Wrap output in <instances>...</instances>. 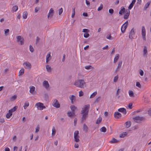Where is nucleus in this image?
Returning a JSON list of instances; mask_svg holds the SVG:
<instances>
[{
	"mask_svg": "<svg viewBox=\"0 0 151 151\" xmlns=\"http://www.w3.org/2000/svg\"><path fill=\"white\" fill-rule=\"evenodd\" d=\"M126 14L124 16V18L125 19H127L130 15V11L129 10L127 9L126 11Z\"/></svg>",
	"mask_w": 151,
	"mask_h": 151,
	"instance_id": "12",
	"label": "nucleus"
},
{
	"mask_svg": "<svg viewBox=\"0 0 151 151\" xmlns=\"http://www.w3.org/2000/svg\"><path fill=\"white\" fill-rule=\"evenodd\" d=\"M119 142V141L117 140L116 139L113 138H112L111 140L109 142L111 143H117Z\"/></svg>",
	"mask_w": 151,
	"mask_h": 151,
	"instance_id": "25",
	"label": "nucleus"
},
{
	"mask_svg": "<svg viewBox=\"0 0 151 151\" xmlns=\"http://www.w3.org/2000/svg\"><path fill=\"white\" fill-rule=\"evenodd\" d=\"M89 36V35L88 33H86L84 34L83 36L85 38H87Z\"/></svg>",
	"mask_w": 151,
	"mask_h": 151,
	"instance_id": "51",
	"label": "nucleus"
},
{
	"mask_svg": "<svg viewBox=\"0 0 151 151\" xmlns=\"http://www.w3.org/2000/svg\"><path fill=\"white\" fill-rule=\"evenodd\" d=\"M100 98H101V97H98V98H97L95 101V102H97V103H98L100 101Z\"/></svg>",
	"mask_w": 151,
	"mask_h": 151,
	"instance_id": "57",
	"label": "nucleus"
},
{
	"mask_svg": "<svg viewBox=\"0 0 151 151\" xmlns=\"http://www.w3.org/2000/svg\"><path fill=\"white\" fill-rule=\"evenodd\" d=\"M18 108V106H15L13 108L9 110V112H10V111L12 113L13 112H14L16 111V110Z\"/></svg>",
	"mask_w": 151,
	"mask_h": 151,
	"instance_id": "24",
	"label": "nucleus"
},
{
	"mask_svg": "<svg viewBox=\"0 0 151 151\" xmlns=\"http://www.w3.org/2000/svg\"><path fill=\"white\" fill-rule=\"evenodd\" d=\"M29 103L28 102H26L25 103L24 105V109H26L29 106Z\"/></svg>",
	"mask_w": 151,
	"mask_h": 151,
	"instance_id": "41",
	"label": "nucleus"
},
{
	"mask_svg": "<svg viewBox=\"0 0 151 151\" xmlns=\"http://www.w3.org/2000/svg\"><path fill=\"white\" fill-rule=\"evenodd\" d=\"M45 108V106H44L43 103L40 102H38V109H39L40 110H42Z\"/></svg>",
	"mask_w": 151,
	"mask_h": 151,
	"instance_id": "13",
	"label": "nucleus"
},
{
	"mask_svg": "<svg viewBox=\"0 0 151 151\" xmlns=\"http://www.w3.org/2000/svg\"><path fill=\"white\" fill-rule=\"evenodd\" d=\"M128 107L130 109H132V103H129L128 105Z\"/></svg>",
	"mask_w": 151,
	"mask_h": 151,
	"instance_id": "60",
	"label": "nucleus"
},
{
	"mask_svg": "<svg viewBox=\"0 0 151 151\" xmlns=\"http://www.w3.org/2000/svg\"><path fill=\"white\" fill-rule=\"evenodd\" d=\"M133 6H134L133 4H132L131 3L128 7V9H131L133 7Z\"/></svg>",
	"mask_w": 151,
	"mask_h": 151,
	"instance_id": "55",
	"label": "nucleus"
},
{
	"mask_svg": "<svg viewBox=\"0 0 151 151\" xmlns=\"http://www.w3.org/2000/svg\"><path fill=\"white\" fill-rule=\"evenodd\" d=\"M10 112H9H9L6 115V117L7 118H9L12 115V113L10 111Z\"/></svg>",
	"mask_w": 151,
	"mask_h": 151,
	"instance_id": "35",
	"label": "nucleus"
},
{
	"mask_svg": "<svg viewBox=\"0 0 151 151\" xmlns=\"http://www.w3.org/2000/svg\"><path fill=\"white\" fill-rule=\"evenodd\" d=\"M119 55L117 54L115 56L114 59V63H116L118 60L119 58Z\"/></svg>",
	"mask_w": 151,
	"mask_h": 151,
	"instance_id": "26",
	"label": "nucleus"
},
{
	"mask_svg": "<svg viewBox=\"0 0 151 151\" xmlns=\"http://www.w3.org/2000/svg\"><path fill=\"white\" fill-rule=\"evenodd\" d=\"M136 86L139 88H141V85L139 82H137L136 83Z\"/></svg>",
	"mask_w": 151,
	"mask_h": 151,
	"instance_id": "49",
	"label": "nucleus"
},
{
	"mask_svg": "<svg viewBox=\"0 0 151 151\" xmlns=\"http://www.w3.org/2000/svg\"><path fill=\"white\" fill-rule=\"evenodd\" d=\"M45 97V98L48 99L49 97L47 93H45L44 94Z\"/></svg>",
	"mask_w": 151,
	"mask_h": 151,
	"instance_id": "61",
	"label": "nucleus"
},
{
	"mask_svg": "<svg viewBox=\"0 0 151 151\" xmlns=\"http://www.w3.org/2000/svg\"><path fill=\"white\" fill-rule=\"evenodd\" d=\"M135 34V32H134V29L133 28L130 31L129 35V38L132 40L133 38V36Z\"/></svg>",
	"mask_w": 151,
	"mask_h": 151,
	"instance_id": "9",
	"label": "nucleus"
},
{
	"mask_svg": "<svg viewBox=\"0 0 151 151\" xmlns=\"http://www.w3.org/2000/svg\"><path fill=\"white\" fill-rule=\"evenodd\" d=\"M24 68H22L19 71V76L22 75L24 74Z\"/></svg>",
	"mask_w": 151,
	"mask_h": 151,
	"instance_id": "40",
	"label": "nucleus"
},
{
	"mask_svg": "<svg viewBox=\"0 0 151 151\" xmlns=\"http://www.w3.org/2000/svg\"><path fill=\"white\" fill-rule=\"evenodd\" d=\"M142 36L143 39L144 40H146V32L144 26H143L142 27Z\"/></svg>",
	"mask_w": 151,
	"mask_h": 151,
	"instance_id": "10",
	"label": "nucleus"
},
{
	"mask_svg": "<svg viewBox=\"0 0 151 151\" xmlns=\"http://www.w3.org/2000/svg\"><path fill=\"white\" fill-rule=\"evenodd\" d=\"M118 111L122 112L124 114H126L127 113V112L126 109L124 108H122L119 109H118Z\"/></svg>",
	"mask_w": 151,
	"mask_h": 151,
	"instance_id": "17",
	"label": "nucleus"
},
{
	"mask_svg": "<svg viewBox=\"0 0 151 151\" xmlns=\"http://www.w3.org/2000/svg\"><path fill=\"white\" fill-rule=\"evenodd\" d=\"M129 95L130 97H134V95L133 92L132 91H129Z\"/></svg>",
	"mask_w": 151,
	"mask_h": 151,
	"instance_id": "33",
	"label": "nucleus"
},
{
	"mask_svg": "<svg viewBox=\"0 0 151 151\" xmlns=\"http://www.w3.org/2000/svg\"><path fill=\"white\" fill-rule=\"evenodd\" d=\"M43 86L47 90H49L50 85L47 81H44L43 83Z\"/></svg>",
	"mask_w": 151,
	"mask_h": 151,
	"instance_id": "8",
	"label": "nucleus"
},
{
	"mask_svg": "<svg viewBox=\"0 0 151 151\" xmlns=\"http://www.w3.org/2000/svg\"><path fill=\"white\" fill-rule=\"evenodd\" d=\"M17 98V96L14 95L12 96L11 98V100L12 101H13L16 99Z\"/></svg>",
	"mask_w": 151,
	"mask_h": 151,
	"instance_id": "43",
	"label": "nucleus"
},
{
	"mask_svg": "<svg viewBox=\"0 0 151 151\" xmlns=\"http://www.w3.org/2000/svg\"><path fill=\"white\" fill-rule=\"evenodd\" d=\"M147 48L146 46H144V48L143 50V55H145L147 54Z\"/></svg>",
	"mask_w": 151,
	"mask_h": 151,
	"instance_id": "37",
	"label": "nucleus"
},
{
	"mask_svg": "<svg viewBox=\"0 0 151 151\" xmlns=\"http://www.w3.org/2000/svg\"><path fill=\"white\" fill-rule=\"evenodd\" d=\"M52 104L53 106L56 108H59L60 107V105L57 99L53 100Z\"/></svg>",
	"mask_w": 151,
	"mask_h": 151,
	"instance_id": "4",
	"label": "nucleus"
},
{
	"mask_svg": "<svg viewBox=\"0 0 151 151\" xmlns=\"http://www.w3.org/2000/svg\"><path fill=\"white\" fill-rule=\"evenodd\" d=\"M18 9V7L17 6H14L12 8V11L14 12L16 11Z\"/></svg>",
	"mask_w": 151,
	"mask_h": 151,
	"instance_id": "27",
	"label": "nucleus"
},
{
	"mask_svg": "<svg viewBox=\"0 0 151 151\" xmlns=\"http://www.w3.org/2000/svg\"><path fill=\"white\" fill-rule=\"evenodd\" d=\"M145 119L143 117H140L139 116H136L133 118L134 121L137 123H139L141 121Z\"/></svg>",
	"mask_w": 151,
	"mask_h": 151,
	"instance_id": "3",
	"label": "nucleus"
},
{
	"mask_svg": "<svg viewBox=\"0 0 151 151\" xmlns=\"http://www.w3.org/2000/svg\"><path fill=\"white\" fill-rule=\"evenodd\" d=\"M125 11V9L124 7L122 6L121 8V10L119 12V14L120 15H122L124 13Z\"/></svg>",
	"mask_w": 151,
	"mask_h": 151,
	"instance_id": "16",
	"label": "nucleus"
},
{
	"mask_svg": "<svg viewBox=\"0 0 151 151\" xmlns=\"http://www.w3.org/2000/svg\"><path fill=\"white\" fill-rule=\"evenodd\" d=\"M103 8V5L102 4H100V6L98 8L97 10L98 11H101L102 9Z\"/></svg>",
	"mask_w": 151,
	"mask_h": 151,
	"instance_id": "46",
	"label": "nucleus"
},
{
	"mask_svg": "<svg viewBox=\"0 0 151 151\" xmlns=\"http://www.w3.org/2000/svg\"><path fill=\"white\" fill-rule=\"evenodd\" d=\"M79 137H74L75 141L76 142H78L79 141Z\"/></svg>",
	"mask_w": 151,
	"mask_h": 151,
	"instance_id": "45",
	"label": "nucleus"
},
{
	"mask_svg": "<svg viewBox=\"0 0 151 151\" xmlns=\"http://www.w3.org/2000/svg\"><path fill=\"white\" fill-rule=\"evenodd\" d=\"M100 131L101 132H106V129L105 127H103L100 129Z\"/></svg>",
	"mask_w": 151,
	"mask_h": 151,
	"instance_id": "36",
	"label": "nucleus"
},
{
	"mask_svg": "<svg viewBox=\"0 0 151 151\" xmlns=\"http://www.w3.org/2000/svg\"><path fill=\"white\" fill-rule=\"evenodd\" d=\"M125 125L126 128H128L131 126V122L130 121H128L125 123Z\"/></svg>",
	"mask_w": 151,
	"mask_h": 151,
	"instance_id": "21",
	"label": "nucleus"
},
{
	"mask_svg": "<svg viewBox=\"0 0 151 151\" xmlns=\"http://www.w3.org/2000/svg\"><path fill=\"white\" fill-rule=\"evenodd\" d=\"M121 116V114L118 112H115L114 113V116L115 118H118Z\"/></svg>",
	"mask_w": 151,
	"mask_h": 151,
	"instance_id": "18",
	"label": "nucleus"
},
{
	"mask_svg": "<svg viewBox=\"0 0 151 151\" xmlns=\"http://www.w3.org/2000/svg\"><path fill=\"white\" fill-rule=\"evenodd\" d=\"M119 90H120V89L119 88H118L117 89L116 92V96H118L119 94Z\"/></svg>",
	"mask_w": 151,
	"mask_h": 151,
	"instance_id": "62",
	"label": "nucleus"
},
{
	"mask_svg": "<svg viewBox=\"0 0 151 151\" xmlns=\"http://www.w3.org/2000/svg\"><path fill=\"white\" fill-rule=\"evenodd\" d=\"M50 52L48 53L46 57V63H47L50 60Z\"/></svg>",
	"mask_w": 151,
	"mask_h": 151,
	"instance_id": "20",
	"label": "nucleus"
},
{
	"mask_svg": "<svg viewBox=\"0 0 151 151\" xmlns=\"http://www.w3.org/2000/svg\"><path fill=\"white\" fill-rule=\"evenodd\" d=\"M67 114L68 116L71 117H74L75 116L74 112L72 111L68 112Z\"/></svg>",
	"mask_w": 151,
	"mask_h": 151,
	"instance_id": "15",
	"label": "nucleus"
},
{
	"mask_svg": "<svg viewBox=\"0 0 151 151\" xmlns=\"http://www.w3.org/2000/svg\"><path fill=\"white\" fill-rule=\"evenodd\" d=\"M122 61H119L118 64V65L117 67H118V68H120L121 67L122 65Z\"/></svg>",
	"mask_w": 151,
	"mask_h": 151,
	"instance_id": "54",
	"label": "nucleus"
},
{
	"mask_svg": "<svg viewBox=\"0 0 151 151\" xmlns=\"http://www.w3.org/2000/svg\"><path fill=\"white\" fill-rule=\"evenodd\" d=\"M148 114L150 116H151V108L148 111Z\"/></svg>",
	"mask_w": 151,
	"mask_h": 151,
	"instance_id": "63",
	"label": "nucleus"
},
{
	"mask_svg": "<svg viewBox=\"0 0 151 151\" xmlns=\"http://www.w3.org/2000/svg\"><path fill=\"white\" fill-rule=\"evenodd\" d=\"M58 14L59 15H60L63 12V9L62 8H61L60 9H59L58 10Z\"/></svg>",
	"mask_w": 151,
	"mask_h": 151,
	"instance_id": "50",
	"label": "nucleus"
},
{
	"mask_svg": "<svg viewBox=\"0 0 151 151\" xmlns=\"http://www.w3.org/2000/svg\"><path fill=\"white\" fill-rule=\"evenodd\" d=\"M97 92L96 91H95L90 96V98L91 99L94 97L97 94Z\"/></svg>",
	"mask_w": 151,
	"mask_h": 151,
	"instance_id": "34",
	"label": "nucleus"
},
{
	"mask_svg": "<svg viewBox=\"0 0 151 151\" xmlns=\"http://www.w3.org/2000/svg\"><path fill=\"white\" fill-rule=\"evenodd\" d=\"M102 120V118L101 117H99L96 120V123L97 124H99L101 122Z\"/></svg>",
	"mask_w": 151,
	"mask_h": 151,
	"instance_id": "30",
	"label": "nucleus"
},
{
	"mask_svg": "<svg viewBox=\"0 0 151 151\" xmlns=\"http://www.w3.org/2000/svg\"><path fill=\"white\" fill-rule=\"evenodd\" d=\"M47 71L48 72H51L52 70V68L49 65H47L46 66Z\"/></svg>",
	"mask_w": 151,
	"mask_h": 151,
	"instance_id": "22",
	"label": "nucleus"
},
{
	"mask_svg": "<svg viewBox=\"0 0 151 151\" xmlns=\"http://www.w3.org/2000/svg\"><path fill=\"white\" fill-rule=\"evenodd\" d=\"M35 87L33 86H31L30 87L29 92L33 94V93L35 90Z\"/></svg>",
	"mask_w": 151,
	"mask_h": 151,
	"instance_id": "29",
	"label": "nucleus"
},
{
	"mask_svg": "<svg viewBox=\"0 0 151 151\" xmlns=\"http://www.w3.org/2000/svg\"><path fill=\"white\" fill-rule=\"evenodd\" d=\"M114 12V11L113 9H111L109 10V12L111 14H113Z\"/></svg>",
	"mask_w": 151,
	"mask_h": 151,
	"instance_id": "58",
	"label": "nucleus"
},
{
	"mask_svg": "<svg viewBox=\"0 0 151 151\" xmlns=\"http://www.w3.org/2000/svg\"><path fill=\"white\" fill-rule=\"evenodd\" d=\"M27 13L26 12H24L23 13V17L24 19H26L27 18Z\"/></svg>",
	"mask_w": 151,
	"mask_h": 151,
	"instance_id": "39",
	"label": "nucleus"
},
{
	"mask_svg": "<svg viewBox=\"0 0 151 151\" xmlns=\"http://www.w3.org/2000/svg\"><path fill=\"white\" fill-rule=\"evenodd\" d=\"M74 85L77 87L81 88H84L86 87V83L82 79L77 80L75 81Z\"/></svg>",
	"mask_w": 151,
	"mask_h": 151,
	"instance_id": "1",
	"label": "nucleus"
},
{
	"mask_svg": "<svg viewBox=\"0 0 151 151\" xmlns=\"http://www.w3.org/2000/svg\"><path fill=\"white\" fill-rule=\"evenodd\" d=\"M127 25H124V24H123L121 27V30L122 32L124 33L125 32V30L126 29H127Z\"/></svg>",
	"mask_w": 151,
	"mask_h": 151,
	"instance_id": "19",
	"label": "nucleus"
},
{
	"mask_svg": "<svg viewBox=\"0 0 151 151\" xmlns=\"http://www.w3.org/2000/svg\"><path fill=\"white\" fill-rule=\"evenodd\" d=\"M23 65L26 68L30 69L31 68V64L28 62H26L24 63L23 64Z\"/></svg>",
	"mask_w": 151,
	"mask_h": 151,
	"instance_id": "11",
	"label": "nucleus"
},
{
	"mask_svg": "<svg viewBox=\"0 0 151 151\" xmlns=\"http://www.w3.org/2000/svg\"><path fill=\"white\" fill-rule=\"evenodd\" d=\"M150 1H149L147 2V3L145 4V6L144 8V10H145L147 9V8H148V7L149 6L150 4Z\"/></svg>",
	"mask_w": 151,
	"mask_h": 151,
	"instance_id": "28",
	"label": "nucleus"
},
{
	"mask_svg": "<svg viewBox=\"0 0 151 151\" xmlns=\"http://www.w3.org/2000/svg\"><path fill=\"white\" fill-rule=\"evenodd\" d=\"M127 133L126 132H123L121 134H120L119 135V137L121 138H123L127 135Z\"/></svg>",
	"mask_w": 151,
	"mask_h": 151,
	"instance_id": "32",
	"label": "nucleus"
},
{
	"mask_svg": "<svg viewBox=\"0 0 151 151\" xmlns=\"http://www.w3.org/2000/svg\"><path fill=\"white\" fill-rule=\"evenodd\" d=\"M85 68L86 69L88 70L91 68L93 69V67L91 65H87L85 67Z\"/></svg>",
	"mask_w": 151,
	"mask_h": 151,
	"instance_id": "42",
	"label": "nucleus"
},
{
	"mask_svg": "<svg viewBox=\"0 0 151 151\" xmlns=\"http://www.w3.org/2000/svg\"><path fill=\"white\" fill-rule=\"evenodd\" d=\"M83 95V92L81 90L79 92V96L80 97L82 96Z\"/></svg>",
	"mask_w": 151,
	"mask_h": 151,
	"instance_id": "53",
	"label": "nucleus"
},
{
	"mask_svg": "<svg viewBox=\"0 0 151 151\" xmlns=\"http://www.w3.org/2000/svg\"><path fill=\"white\" fill-rule=\"evenodd\" d=\"M54 14V11L53 8H51L49 10L47 18L49 19H51L53 17Z\"/></svg>",
	"mask_w": 151,
	"mask_h": 151,
	"instance_id": "5",
	"label": "nucleus"
},
{
	"mask_svg": "<svg viewBox=\"0 0 151 151\" xmlns=\"http://www.w3.org/2000/svg\"><path fill=\"white\" fill-rule=\"evenodd\" d=\"M70 108L72 111L74 112L75 110L77 109V107L74 105H72L70 106Z\"/></svg>",
	"mask_w": 151,
	"mask_h": 151,
	"instance_id": "31",
	"label": "nucleus"
},
{
	"mask_svg": "<svg viewBox=\"0 0 151 151\" xmlns=\"http://www.w3.org/2000/svg\"><path fill=\"white\" fill-rule=\"evenodd\" d=\"M89 108L90 105L89 104L85 105L82 108L81 114H86L87 113V114H88Z\"/></svg>",
	"mask_w": 151,
	"mask_h": 151,
	"instance_id": "2",
	"label": "nucleus"
},
{
	"mask_svg": "<svg viewBox=\"0 0 151 151\" xmlns=\"http://www.w3.org/2000/svg\"><path fill=\"white\" fill-rule=\"evenodd\" d=\"M83 129L84 131L86 132L88 131V127L85 124H84L83 125Z\"/></svg>",
	"mask_w": 151,
	"mask_h": 151,
	"instance_id": "23",
	"label": "nucleus"
},
{
	"mask_svg": "<svg viewBox=\"0 0 151 151\" xmlns=\"http://www.w3.org/2000/svg\"><path fill=\"white\" fill-rule=\"evenodd\" d=\"M56 133V130L54 127H53L52 129V135L53 136Z\"/></svg>",
	"mask_w": 151,
	"mask_h": 151,
	"instance_id": "38",
	"label": "nucleus"
},
{
	"mask_svg": "<svg viewBox=\"0 0 151 151\" xmlns=\"http://www.w3.org/2000/svg\"><path fill=\"white\" fill-rule=\"evenodd\" d=\"M17 41L18 42H20V44L22 45L24 44V39L22 37L20 36H18L17 37Z\"/></svg>",
	"mask_w": 151,
	"mask_h": 151,
	"instance_id": "7",
	"label": "nucleus"
},
{
	"mask_svg": "<svg viewBox=\"0 0 151 151\" xmlns=\"http://www.w3.org/2000/svg\"><path fill=\"white\" fill-rule=\"evenodd\" d=\"M69 98L71 101V103L72 104H73L74 102L75 101L76 99V96L73 95H71L69 96Z\"/></svg>",
	"mask_w": 151,
	"mask_h": 151,
	"instance_id": "14",
	"label": "nucleus"
},
{
	"mask_svg": "<svg viewBox=\"0 0 151 151\" xmlns=\"http://www.w3.org/2000/svg\"><path fill=\"white\" fill-rule=\"evenodd\" d=\"M82 115V117H81V122L83 123L86 121L87 118H88V114H81Z\"/></svg>",
	"mask_w": 151,
	"mask_h": 151,
	"instance_id": "6",
	"label": "nucleus"
},
{
	"mask_svg": "<svg viewBox=\"0 0 151 151\" xmlns=\"http://www.w3.org/2000/svg\"><path fill=\"white\" fill-rule=\"evenodd\" d=\"M29 50L31 52H33L34 50V48L31 45H30L29 46Z\"/></svg>",
	"mask_w": 151,
	"mask_h": 151,
	"instance_id": "52",
	"label": "nucleus"
},
{
	"mask_svg": "<svg viewBox=\"0 0 151 151\" xmlns=\"http://www.w3.org/2000/svg\"><path fill=\"white\" fill-rule=\"evenodd\" d=\"M89 30L88 29H83V32L85 33L89 32Z\"/></svg>",
	"mask_w": 151,
	"mask_h": 151,
	"instance_id": "56",
	"label": "nucleus"
},
{
	"mask_svg": "<svg viewBox=\"0 0 151 151\" xmlns=\"http://www.w3.org/2000/svg\"><path fill=\"white\" fill-rule=\"evenodd\" d=\"M139 74H140V76H143L144 74V72L142 70L140 69L139 70Z\"/></svg>",
	"mask_w": 151,
	"mask_h": 151,
	"instance_id": "48",
	"label": "nucleus"
},
{
	"mask_svg": "<svg viewBox=\"0 0 151 151\" xmlns=\"http://www.w3.org/2000/svg\"><path fill=\"white\" fill-rule=\"evenodd\" d=\"M18 147L17 146H14V147L13 151H17V150Z\"/></svg>",
	"mask_w": 151,
	"mask_h": 151,
	"instance_id": "64",
	"label": "nucleus"
},
{
	"mask_svg": "<svg viewBox=\"0 0 151 151\" xmlns=\"http://www.w3.org/2000/svg\"><path fill=\"white\" fill-rule=\"evenodd\" d=\"M79 132L78 131H76L74 134V137H79Z\"/></svg>",
	"mask_w": 151,
	"mask_h": 151,
	"instance_id": "44",
	"label": "nucleus"
},
{
	"mask_svg": "<svg viewBox=\"0 0 151 151\" xmlns=\"http://www.w3.org/2000/svg\"><path fill=\"white\" fill-rule=\"evenodd\" d=\"M118 76H117L115 77H114V81L115 82H116L117 81L118 79Z\"/></svg>",
	"mask_w": 151,
	"mask_h": 151,
	"instance_id": "47",
	"label": "nucleus"
},
{
	"mask_svg": "<svg viewBox=\"0 0 151 151\" xmlns=\"http://www.w3.org/2000/svg\"><path fill=\"white\" fill-rule=\"evenodd\" d=\"M9 29H5L4 30V33H5V34L6 35H7L6 34L7 33H9Z\"/></svg>",
	"mask_w": 151,
	"mask_h": 151,
	"instance_id": "59",
	"label": "nucleus"
}]
</instances>
